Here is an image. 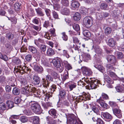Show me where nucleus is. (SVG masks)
Returning a JSON list of instances; mask_svg holds the SVG:
<instances>
[{"label": "nucleus", "mask_w": 124, "mask_h": 124, "mask_svg": "<svg viewBox=\"0 0 124 124\" xmlns=\"http://www.w3.org/2000/svg\"><path fill=\"white\" fill-rule=\"evenodd\" d=\"M73 27L74 30L77 31H78L80 30L79 25L76 23H74L73 25Z\"/></svg>", "instance_id": "obj_44"}, {"label": "nucleus", "mask_w": 124, "mask_h": 124, "mask_svg": "<svg viewBox=\"0 0 124 124\" xmlns=\"http://www.w3.org/2000/svg\"><path fill=\"white\" fill-rule=\"evenodd\" d=\"M5 49L8 52H10L12 50L13 47L9 43H7L5 44Z\"/></svg>", "instance_id": "obj_16"}, {"label": "nucleus", "mask_w": 124, "mask_h": 124, "mask_svg": "<svg viewBox=\"0 0 124 124\" xmlns=\"http://www.w3.org/2000/svg\"><path fill=\"white\" fill-rule=\"evenodd\" d=\"M54 9L57 10H58L60 9V5L58 3L54 4L53 5Z\"/></svg>", "instance_id": "obj_50"}, {"label": "nucleus", "mask_w": 124, "mask_h": 124, "mask_svg": "<svg viewBox=\"0 0 124 124\" xmlns=\"http://www.w3.org/2000/svg\"><path fill=\"white\" fill-rule=\"evenodd\" d=\"M16 68L17 69V71L19 72H21V70L24 72L26 70H27V68L25 66H23L21 65L18 66L17 67H16Z\"/></svg>", "instance_id": "obj_21"}, {"label": "nucleus", "mask_w": 124, "mask_h": 124, "mask_svg": "<svg viewBox=\"0 0 124 124\" xmlns=\"http://www.w3.org/2000/svg\"><path fill=\"white\" fill-rule=\"evenodd\" d=\"M6 37L9 40H11L14 37V35L11 33H9L7 34Z\"/></svg>", "instance_id": "obj_54"}, {"label": "nucleus", "mask_w": 124, "mask_h": 124, "mask_svg": "<svg viewBox=\"0 0 124 124\" xmlns=\"http://www.w3.org/2000/svg\"><path fill=\"white\" fill-rule=\"evenodd\" d=\"M48 112L49 114L53 116L54 118H55L57 117L56 111L55 109H51L48 111Z\"/></svg>", "instance_id": "obj_13"}, {"label": "nucleus", "mask_w": 124, "mask_h": 124, "mask_svg": "<svg viewBox=\"0 0 124 124\" xmlns=\"http://www.w3.org/2000/svg\"><path fill=\"white\" fill-rule=\"evenodd\" d=\"M33 112L35 114H40L42 113V110L39 105V106L37 107Z\"/></svg>", "instance_id": "obj_37"}, {"label": "nucleus", "mask_w": 124, "mask_h": 124, "mask_svg": "<svg viewBox=\"0 0 124 124\" xmlns=\"http://www.w3.org/2000/svg\"><path fill=\"white\" fill-rule=\"evenodd\" d=\"M102 115L105 118L107 119L108 121H110L112 118V116L108 112H102Z\"/></svg>", "instance_id": "obj_10"}, {"label": "nucleus", "mask_w": 124, "mask_h": 124, "mask_svg": "<svg viewBox=\"0 0 124 124\" xmlns=\"http://www.w3.org/2000/svg\"><path fill=\"white\" fill-rule=\"evenodd\" d=\"M116 89L118 92H124V88L121 87L119 85L117 86L116 87Z\"/></svg>", "instance_id": "obj_35"}, {"label": "nucleus", "mask_w": 124, "mask_h": 124, "mask_svg": "<svg viewBox=\"0 0 124 124\" xmlns=\"http://www.w3.org/2000/svg\"><path fill=\"white\" fill-rule=\"evenodd\" d=\"M7 106L9 108H12L13 107V103L11 101H7L6 102Z\"/></svg>", "instance_id": "obj_39"}, {"label": "nucleus", "mask_w": 124, "mask_h": 124, "mask_svg": "<svg viewBox=\"0 0 124 124\" xmlns=\"http://www.w3.org/2000/svg\"><path fill=\"white\" fill-rule=\"evenodd\" d=\"M6 107L5 104L4 103H0V110H4L6 109Z\"/></svg>", "instance_id": "obj_55"}, {"label": "nucleus", "mask_w": 124, "mask_h": 124, "mask_svg": "<svg viewBox=\"0 0 124 124\" xmlns=\"http://www.w3.org/2000/svg\"><path fill=\"white\" fill-rule=\"evenodd\" d=\"M45 11L46 15L47 16L49 17L50 16L51 11L50 9L46 8L45 9Z\"/></svg>", "instance_id": "obj_60"}, {"label": "nucleus", "mask_w": 124, "mask_h": 124, "mask_svg": "<svg viewBox=\"0 0 124 124\" xmlns=\"http://www.w3.org/2000/svg\"><path fill=\"white\" fill-rule=\"evenodd\" d=\"M100 7L102 9L107 10L108 8V5L106 3H102L101 4Z\"/></svg>", "instance_id": "obj_53"}, {"label": "nucleus", "mask_w": 124, "mask_h": 124, "mask_svg": "<svg viewBox=\"0 0 124 124\" xmlns=\"http://www.w3.org/2000/svg\"><path fill=\"white\" fill-rule=\"evenodd\" d=\"M78 85L81 86L82 87L85 86L86 85L84 81H81V80H80L78 81Z\"/></svg>", "instance_id": "obj_62"}, {"label": "nucleus", "mask_w": 124, "mask_h": 124, "mask_svg": "<svg viewBox=\"0 0 124 124\" xmlns=\"http://www.w3.org/2000/svg\"><path fill=\"white\" fill-rule=\"evenodd\" d=\"M97 102L99 103L101 107L104 108L107 107L108 105L107 104L104 103L103 101L101 100V99L97 100Z\"/></svg>", "instance_id": "obj_32"}, {"label": "nucleus", "mask_w": 124, "mask_h": 124, "mask_svg": "<svg viewBox=\"0 0 124 124\" xmlns=\"http://www.w3.org/2000/svg\"><path fill=\"white\" fill-rule=\"evenodd\" d=\"M92 74V72L91 70L88 68L87 72L85 74V76H89L91 75Z\"/></svg>", "instance_id": "obj_63"}, {"label": "nucleus", "mask_w": 124, "mask_h": 124, "mask_svg": "<svg viewBox=\"0 0 124 124\" xmlns=\"http://www.w3.org/2000/svg\"><path fill=\"white\" fill-rule=\"evenodd\" d=\"M20 4L18 3H16L14 5V8L16 11H19L20 9Z\"/></svg>", "instance_id": "obj_49"}, {"label": "nucleus", "mask_w": 124, "mask_h": 124, "mask_svg": "<svg viewBox=\"0 0 124 124\" xmlns=\"http://www.w3.org/2000/svg\"><path fill=\"white\" fill-rule=\"evenodd\" d=\"M108 74L111 77L114 78H116L117 77V76L115 74L114 72H112V71H109L107 72Z\"/></svg>", "instance_id": "obj_51"}, {"label": "nucleus", "mask_w": 124, "mask_h": 124, "mask_svg": "<svg viewBox=\"0 0 124 124\" xmlns=\"http://www.w3.org/2000/svg\"><path fill=\"white\" fill-rule=\"evenodd\" d=\"M55 53L54 51L52 48H48L47 50L46 54L48 56L52 55H54Z\"/></svg>", "instance_id": "obj_30"}, {"label": "nucleus", "mask_w": 124, "mask_h": 124, "mask_svg": "<svg viewBox=\"0 0 124 124\" xmlns=\"http://www.w3.org/2000/svg\"><path fill=\"white\" fill-rule=\"evenodd\" d=\"M48 71L49 73L51 74L55 79L56 78H57L58 74L56 72L51 69L49 70Z\"/></svg>", "instance_id": "obj_31"}, {"label": "nucleus", "mask_w": 124, "mask_h": 124, "mask_svg": "<svg viewBox=\"0 0 124 124\" xmlns=\"http://www.w3.org/2000/svg\"><path fill=\"white\" fill-rule=\"evenodd\" d=\"M84 95L80 96L79 97L78 99L79 101L81 102L82 101H85L87 100Z\"/></svg>", "instance_id": "obj_57"}, {"label": "nucleus", "mask_w": 124, "mask_h": 124, "mask_svg": "<svg viewBox=\"0 0 124 124\" xmlns=\"http://www.w3.org/2000/svg\"><path fill=\"white\" fill-rule=\"evenodd\" d=\"M88 68L86 67L85 66H83L81 68V70H82V73L84 75H85V74H86V73L87 71V70Z\"/></svg>", "instance_id": "obj_47"}, {"label": "nucleus", "mask_w": 124, "mask_h": 124, "mask_svg": "<svg viewBox=\"0 0 124 124\" xmlns=\"http://www.w3.org/2000/svg\"><path fill=\"white\" fill-rule=\"evenodd\" d=\"M29 49L30 51L33 54H35L37 52V50L36 48L33 46H29Z\"/></svg>", "instance_id": "obj_42"}, {"label": "nucleus", "mask_w": 124, "mask_h": 124, "mask_svg": "<svg viewBox=\"0 0 124 124\" xmlns=\"http://www.w3.org/2000/svg\"><path fill=\"white\" fill-rule=\"evenodd\" d=\"M108 61L111 62V63H114L116 62L115 57L113 55H109L108 56L107 58Z\"/></svg>", "instance_id": "obj_19"}, {"label": "nucleus", "mask_w": 124, "mask_h": 124, "mask_svg": "<svg viewBox=\"0 0 124 124\" xmlns=\"http://www.w3.org/2000/svg\"><path fill=\"white\" fill-rule=\"evenodd\" d=\"M82 80H84V81L87 84H89L91 89H94L97 87L98 86V84L100 83V81L98 80H92L90 81L89 80H87V79H85L84 78H82Z\"/></svg>", "instance_id": "obj_1"}, {"label": "nucleus", "mask_w": 124, "mask_h": 124, "mask_svg": "<svg viewBox=\"0 0 124 124\" xmlns=\"http://www.w3.org/2000/svg\"><path fill=\"white\" fill-rule=\"evenodd\" d=\"M61 12L63 14L68 15L70 14V11L69 9L67 8H65L62 9Z\"/></svg>", "instance_id": "obj_15"}, {"label": "nucleus", "mask_w": 124, "mask_h": 124, "mask_svg": "<svg viewBox=\"0 0 124 124\" xmlns=\"http://www.w3.org/2000/svg\"><path fill=\"white\" fill-rule=\"evenodd\" d=\"M30 120L34 124H38L39 123V118L38 117L34 116L30 118Z\"/></svg>", "instance_id": "obj_11"}, {"label": "nucleus", "mask_w": 124, "mask_h": 124, "mask_svg": "<svg viewBox=\"0 0 124 124\" xmlns=\"http://www.w3.org/2000/svg\"><path fill=\"white\" fill-rule=\"evenodd\" d=\"M44 27L46 28L47 29H49L51 27H53V25L52 24H50V23L48 21H45L43 24Z\"/></svg>", "instance_id": "obj_23"}, {"label": "nucleus", "mask_w": 124, "mask_h": 124, "mask_svg": "<svg viewBox=\"0 0 124 124\" xmlns=\"http://www.w3.org/2000/svg\"><path fill=\"white\" fill-rule=\"evenodd\" d=\"M112 31V29L110 27H107L106 28L105 31V33L106 34H110Z\"/></svg>", "instance_id": "obj_52"}, {"label": "nucleus", "mask_w": 124, "mask_h": 124, "mask_svg": "<svg viewBox=\"0 0 124 124\" xmlns=\"http://www.w3.org/2000/svg\"><path fill=\"white\" fill-rule=\"evenodd\" d=\"M107 72L114 70V68L113 66L110 64H107L106 65Z\"/></svg>", "instance_id": "obj_38"}, {"label": "nucleus", "mask_w": 124, "mask_h": 124, "mask_svg": "<svg viewBox=\"0 0 124 124\" xmlns=\"http://www.w3.org/2000/svg\"><path fill=\"white\" fill-rule=\"evenodd\" d=\"M21 82L23 84L25 85V86L27 87L28 85H27V81L24 79V78L22 77L21 78Z\"/></svg>", "instance_id": "obj_58"}, {"label": "nucleus", "mask_w": 124, "mask_h": 124, "mask_svg": "<svg viewBox=\"0 0 124 124\" xmlns=\"http://www.w3.org/2000/svg\"><path fill=\"white\" fill-rule=\"evenodd\" d=\"M46 46L45 45H42L40 46V49L41 50L43 51V52H45L46 51Z\"/></svg>", "instance_id": "obj_59"}, {"label": "nucleus", "mask_w": 124, "mask_h": 124, "mask_svg": "<svg viewBox=\"0 0 124 124\" xmlns=\"http://www.w3.org/2000/svg\"><path fill=\"white\" fill-rule=\"evenodd\" d=\"M83 33L84 36L88 38H89L91 36V34L89 31L86 30H84Z\"/></svg>", "instance_id": "obj_24"}, {"label": "nucleus", "mask_w": 124, "mask_h": 124, "mask_svg": "<svg viewBox=\"0 0 124 124\" xmlns=\"http://www.w3.org/2000/svg\"><path fill=\"white\" fill-rule=\"evenodd\" d=\"M39 105L35 102H33L32 103L31 106V109L32 111L34 112L35 110L39 106Z\"/></svg>", "instance_id": "obj_26"}, {"label": "nucleus", "mask_w": 124, "mask_h": 124, "mask_svg": "<svg viewBox=\"0 0 124 124\" xmlns=\"http://www.w3.org/2000/svg\"><path fill=\"white\" fill-rule=\"evenodd\" d=\"M68 87L69 88L70 91H72L74 88H75L77 86L76 83H69L67 84Z\"/></svg>", "instance_id": "obj_18"}, {"label": "nucleus", "mask_w": 124, "mask_h": 124, "mask_svg": "<svg viewBox=\"0 0 124 124\" xmlns=\"http://www.w3.org/2000/svg\"><path fill=\"white\" fill-rule=\"evenodd\" d=\"M38 15L39 16H42L44 15V14L43 12L42 9L40 8H38L35 9Z\"/></svg>", "instance_id": "obj_25"}, {"label": "nucleus", "mask_w": 124, "mask_h": 124, "mask_svg": "<svg viewBox=\"0 0 124 124\" xmlns=\"http://www.w3.org/2000/svg\"><path fill=\"white\" fill-rule=\"evenodd\" d=\"M52 13L53 16L55 19H58L59 18V15L57 12L55 11H52Z\"/></svg>", "instance_id": "obj_41"}, {"label": "nucleus", "mask_w": 124, "mask_h": 124, "mask_svg": "<svg viewBox=\"0 0 124 124\" xmlns=\"http://www.w3.org/2000/svg\"><path fill=\"white\" fill-rule=\"evenodd\" d=\"M66 94L65 91L64 90L61 89L60 91V96L62 98L64 97Z\"/></svg>", "instance_id": "obj_43"}, {"label": "nucleus", "mask_w": 124, "mask_h": 124, "mask_svg": "<svg viewBox=\"0 0 124 124\" xmlns=\"http://www.w3.org/2000/svg\"><path fill=\"white\" fill-rule=\"evenodd\" d=\"M69 78V74L68 71L66 70L64 72L62 77V79L64 81L65 80Z\"/></svg>", "instance_id": "obj_36"}, {"label": "nucleus", "mask_w": 124, "mask_h": 124, "mask_svg": "<svg viewBox=\"0 0 124 124\" xmlns=\"http://www.w3.org/2000/svg\"><path fill=\"white\" fill-rule=\"evenodd\" d=\"M22 93L26 95L27 96H28L30 95H32V93L28 90V89L27 90L26 88H24L22 89Z\"/></svg>", "instance_id": "obj_14"}, {"label": "nucleus", "mask_w": 124, "mask_h": 124, "mask_svg": "<svg viewBox=\"0 0 124 124\" xmlns=\"http://www.w3.org/2000/svg\"><path fill=\"white\" fill-rule=\"evenodd\" d=\"M95 67L101 72L104 73L105 72L104 68L101 65H96Z\"/></svg>", "instance_id": "obj_29"}, {"label": "nucleus", "mask_w": 124, "mask_h": 124, "mask_svg": "<svg viewBox=\"0 0 124 124\" xmlns=\"http://www.w3.org/2000/svg\"><path fill=\"white\" fill-rule=\"evenodd\" d=\"M53 80V78L50 75H48L46 77V79L43 78L42 79L41 81L43 86L47 88L48 87L50 82L52 81Z\"/></svg>", "instance_id": "obj_3"}, {"label": "nucleus", "mask_w": 124, "mask_h": 124, "mask_svg": "<svg viewBox=\"0 0 124 124\" xmlns=\"http://www.w3.org/2000/svg\"><path fill=\"white\" fill-rule=\"evenodd\" d=\"M31 55L30 54H28L26 55L25 57V59L28 61H30L32 59Z\"/></svg>", "instance_id": "obj_61"}, {"label": "nucleus", "mask_w": 124, "mask_h": 124, "mask_svg": "<svg viewBox=\"0 0 124 124\" xmlns=\"http://www.w3.org/2000/svg\"><path fill=\"white\" fill-rule=\"evenodd\" d=\"M113 111L114 114L118 118H121L122 117L121 110L117 108L113 109Z\"/></svg>", "instance_id": "obj_8"}, {"label": "nucleus", "mask_w": 124, "mask_h": 124, "mask_svg": "<svg viewBox=\"0 0 124 124\" xmlns=\"http://www.w3.org/2000/svg\"><path fill=\"white\" fill-rule=\"evenodd\" d=\"M56 86L54 85H52L51 86V91L50 93L49 94L47 93H46V95L47 96L50 97H51L52 96H51L52 95V92H53L55 90V89H56Z\"/></svg>", "instance_id": "obj_34"}, {"label": "nucleus", "mask_w": 124, "mask_h": 124, "mask_svg": "<svg viewBox=\"0 0 124 124\" xmlns=\"http://www.w3.org/2000/svg\"><path fill=\"white\" fill-rule=\"evenodd\" d=\"M95 51L97 54H100L102 53V49L99 48L98 46H97L95 47Z\"/></svg>", "instance_id": "obj_48"}, {"label": "nucleus", "mask_w": 124, "mask_h": 124, "mask_svg": "<svg viewBox=\"0 0 124 124\" xmlns=\"http://www.w3.org/2000/svg\"><path fill=\"white\" fill-rule=\"evenodd\" d=\"M83 21L84 24L87 28H89L92 25L93 20L90 17H85Z\"/></svg>", "instance_id": "obj_5"}, {"label": "nucleus", "mask_w": 124, "mask_h": 124, "mask_svg": "<svg viewBox=\"0 0 124 124\" xmlns=\"http://www.w3.org/2000/svg\"><path fill=\"white\" fill-rule=\"evenodd\" d=\"M40 82L39 78V77L37 76H34L32 82L33 84L37 85L39 84Z\"/></svg>", "instance_id": "obj_12"}, {"label": "nucleus", "mask_w": 124, "mask_h": 124, "mask_svg": "<svg viewBox=\"0 0 124 124\" xmlns=\"http://www.w3.org/2000/svg\"><path fill=\"white\" fill-rule=\"evenodd\" d=\"M80 5V3L78 1L75 0L72 1L71 3L72 7L75 8H78Z\"/></svg>", "instance_id": "obj_20"}, {"label": "nucleus", "mask_w": 124, "mask_h": 124, "mask_svg": "<svg viewBox=\"0 0 124 124\" xmlns=\"http://www.w3.org/2000/svg\"><path fill=\"white\" fill-rule=\"evenodd\" d=\"M31 65L34 70L39 73H41L43 71V68L41 66H38L36 62L33 63Z\"/></svg>", "instance_id": "obj_6"}, {"label": "nucleus", "mask_w": 124, "mask_h": 124, "mask_svg": "<svg viewBox=\"0 0 124 124\" xmlns=\"http://www.w3.org/2000/svg\"><path fill=\"white\" fill-rule=\"evenodd\" d=\"M108 104L112 108L114 107L116 105V103L113 101H109V102Z\"/></svg>", "instance_id": "obj_64"}, {"label": "nucleus", "mask_w": 124, "mask_h": 124, "mask_svg": "<svg viewBox=\"0 0 124 124\" xmlns=\"http://www.w3.org/2000/svg\"><path fill=\"white\" fill-rule=\"evenodd\" d=\"M42 105L45 109H47L48 107L52 106V103L49 102H47L46 103H42Z\"/></svg>", "instance_id": "obj_28"}, {"label": "nucleus", "mask_w": 124, "mask_h": 124, "mask_svg": "<svg viewBox=\"0 0 124 124\" xmlns=\"http://www.w3.org/2000/svg\"><path fill=\"white\" fill-rule=\"evenodd\" d=\"M53 64L57 68V70L60 72H62L63 70L64 67L61 65L60 61V59L57 58L53 60Z\"/></svg>", "instance_id": "obj_2"}, {"label": "nucleus", "mask_w": 124, "mask_h": 124, "mask_svg": "<svg viewBox=\"0 0 124 124\" xmlns=\"http://www.w3.org/2000/svg\"><path fill=\"white\" fill-rule=\"evenodd\" d=\"M99 106L98 105H92L91 108L92 110L95 113L96 115H100V112L99 109Z\"/></svg>", "instance_id": "obj_7"}, {"label": "nucleus", "mask_w": 124, "mask_h": 124, "mask_svg": "<svg viewBox=\"0 0 124 124\" xmlns=\"http://www.w3.org/2000/svg\"><path fill=\"white\" fill-rule=\"evenodd\" d=\"M62 38V39L64 41H67L68 39V37L66 35V33L64 32H63L61 33Z\"/></svg>", "instance_id": "obj_45"}, {"label": "nucleus", "mask_w": 124, "mask_h": 124, "mask_svg": "<svg viewBox=\"0 0 124 124\" xmlns=\"http://www.w3.org/2000/svg\"><path fill=\"white\" fill-rule=\"evenodd\" d=\"M44 41L40 39H36L34 40V43L38 47H39L41 45V44L44 43Z\"/></svg>", "instance_id": "obj_17"}, {"label": "nucleus", "mask_w": 124, "mask_h": 124, "mask_svg": "<svg viewBox=\"0 0 124 124\" xmlns=\"http://www.w3.org/2000/svg\"><path fill=\"white\" fill-rule=\"evenodd\" d=\"M81 15L78 13H76L73 16V18L75 21H78L80 19Z\"/></svg>", "instance_id": "obj_22"}, {"label": "nucleus", "mask_w": 124, "mask_h": 124, "mask_svg": "<svg viewBox=\"0 0 124 124\" xmlns=\"http://www.w3.org/2000/svg\"><path fill=\"white\" fill-rule=\"evenodd\" d=\"M116 41L114 39L111 38L109 39L108 42V45L111 47H113L116 44Z\"/></svg>", "instance_id": "obj_9"}, {"label": "nucleus", "mask_w": 124, "mask_h": 124, "mask_svg": "<svg viewBox=\"0 0 124 124\" xmlns=\"http://www.w3.org/2000/svg\"><path fill=\"white\" fill-rule=\"evenodd\" d=\"M61 3L63 6H67L69 5V2L68 0H61Z\"/></svg>", "instance_id": "obj_46"}, {"label": "nucleus", "mask_w": 124, "mask_h": 124, "mask_svg": "<svg viewBox=\"0 0 124 124\" xmlns=\"http://www.w3.org/2000/svg\"><path fill=\"white\" fill-rule=\"evenodd\" d=\"M68 120L69 124H82L76 119L75 116L73 114L69 115Z\"/></svg>", "instance_id": "obj_4"}, {"label": "nucleus", "mask_w": 124, "mask_h": 124, "mask_svg": "<svg viewBox=\"0 0 124 124\" xmlns=\"http://www.w3.org/2000/svg\"><path fill=\"white\" fill-rule=\"evenodd\" d=\"M20 120L22 122L24 123L27 122L28 119L26 117L23 116H22Z\"/></svg>", "instance_id": "obj_56"}, {"label": "nucleus", "mask_w": 124, "mask_h": 124, "mask_svg": "<svg viewBox=\"0 0 124 124\" xmlns=\"http://www.w3.org/2000/svg\"><path fill=\"white\" fill-rule=\"evenodd\" d=\"M65 66L67 70H69L72 69L71 66L66 61L64 62Z\"/></svg>", "instance_id": "obj_40"}, {"label": "nucleus", "mask_w": 124, "mask_h": 124, "mask_svg": "<svg viewBox=\"0 0 124 124\" xmlns=\"http://www.w3.org/2000/svg\"><path fill=\"white\" fill-rule=\"evenodd\" d=\"M12 93L14 95H18L20 93L19 89L16 87H14Z\"/></svg>", "instance_id": "obj_33"}, {"label": "nucleus", "mask_w": 124, "mask_h": 124, "mask_svg": "<svg viewBox=\"0 0 124 124\" xmlns=\"http://www.w3.org/2000/svg\"><path fill=\"white\" fill-rule=\"evenodd\" d=\"M80 12L81 14L84 15H87L88 12V9L85 7L81 8Z\"/></svg>", "instance_id": "obj_27"}]
</instances>
